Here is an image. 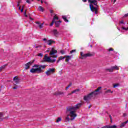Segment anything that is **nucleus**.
Segmentation results:
<instances>
[{"label":"nucleus","instance_id":"30","mask_svg":"<svg viewBox=\"0 0 128 128\" xmlns=\"http://www.w3.org/2000/svg\"><path fill=\"white\" fill-rule=\"evenodd\" d=\"M42 2H44L46 4H48V2H46V0H41V4H42Z\"/></svg>","mask_w":128,"mask_h":128},{"label":"nucleus","instance_id":"21","mask_svg":"<svg viewBox=\"0 0 128 128\" xmlns=\"http://www.w3.org/2000/svg\"><path fill=\"white\" fill-rule=\"evenodd\" d=\"M26 2H27V4H32V2H33L34 0H25Z\"/></svg>","mask_w":128,"mask_h":128},{"label":"nucleus","instance_id":"28","mask_svg":"<svg viewBox=\"0 0 128 128\" xmlns=\"http://www.w3.org/2000/svg\"><path fill=\"white\" fill-rule=\"evenodd\" d=\"M72 86V84H70L69 85H68L66 88V90H68V88H70V86Z\"/></svg>","mask_w":128,"mask_h":128},{"label":"nucleus","instance_id":"35","mask_svg":"<svg viewBox=\"0 0 128 128\" xmlns=\"http://www.w3.org/2000/svg\"><path fill=\"white\" fill-rule=\"evenodd\" d=\"M24 16H26V18L28 17V15H26V10L24 13Z\"/></svg>","mask_w":128,"mask_h":128},{"label":"nucleus","instance_id":"9","mask_svg":"<svg viewBox=\"0 0 128 128\" xmlns=\"http://www.w3.org/2000/svg\"><path fill=\"white\" fill-rule=\"evenodd\" d=\"M55 70H56L54 68H49L48 70L46 72V76H50V74H54Z\"/></svg>","mask_w":128,"mask_h":128},{"label":"nucleus","instance_id":"20","mask_svg":"<svg viewBox=\"0 0 128 128\" xmlns=\"http://www.w3.org/2000/svg\"><path fill=\"white\" fill-rule=\"evenodd\" d=\"M80 92V89H76L73 91H72V94H76Z\"/></svg>","mask_w":128,"mask_h":128},{"label":"nucleus","instance_id":"25","mask_svg":"<svg viewBox=\"0 0 128 128\" xmlns=\"http://www.w3.org/2000/svg\"><path fill=\"white\" fill-rule=\"evenodd\" d=\"M120 86V84H114V85H113V88H116V87H118V86Z\"/></svg>","mask_w":128,"mask_h":128},{"label":"nucleus","instance_id":"7","mask_svg":"<svg viewBox=\"0 0 128 128\" xmlns=\"http://www.w3.org/2000/svg\"><path fill=\"white\" fill-rule=\"evenodd\" d=\"M43 40L45 44H48V46H52V44H54L55 42L54 40H48L46 38H44Z\"/></svg>","mask_w":128,"mask_h":128},{"label":"nucleus","instance_id":"52","mask_svg":"<svg viewBox=\"0 0 128 128\" xmlns=\"http://www.w3.org/2000/svg\"><path fill=\"white\" fill-rule=\"evenodd\" d=\"M18 8H19V10H20V7H19Z\"/></svg>","mask_w":128,"mask_h":128},{"label":"nucleus","instance_id":"26","mask_svg":"<svg viewBox=\"0 0 128 128\" xmlns=\"http://www.w3.org/2000/svg\"><path fill=\"white\" fill-rule=\"evenodd\" d=\"M109 128H116V125H112V126H108Z\"/></svg>","mask_w":128,"mask_h":128},{"label":"nucleus","instance_id":"11","mask_svg":"<svg viewBox=\"0 0 128 128\" xmlns=\"http://www.w3.org/2000/svg\"><path fill=\"white\" fill-rule=\"evenodd\" d=\"M56 20H58V18L55 15L53 18L52 23L50 24V26H54V23L55 22Z\"/></svg>","mask_w":128,"mask_h":128},{"label":"nucleus","instance_id":"8","mask_svg":"<svg viewBox=\"0 0 128 128\" xmlns=\"http://www.w3.org/2000/svg\"><path fill=\"white\" fill-rule=\"evenodd\" d=\"M34 60H32V61H30V62H28V63H26V64H25V70H28V68H30V66H32V64H34Z\"/></svg>","mask_w":128,"mask_h":128},{"label":"nucleus","instance_id":"12","mask_svg":"<svg viewBox=\"0 0 128 128\" xmlns=\"http://www.w3.org/2000/svg\"><path fill=\"white\" fill-rule=\"evenodd\" d=\"M65 60L66 62H68L70 60H72V56H64Z\"/></svg>","mask_w":128,"mask_h":128},{"label":"nucleus","instance_id":"38","mask_svg":"<svg viewBox=\"0 0 128 128\" xmlns=\"http://www.w3.org/2000/svg\"><path fill=\"white\" fill-rule=\"evenodd\" d=\"M108 52H112V50H114V49H112V48H110L108 49Z\"/></svg>","mask_w":128,"mask_h":128},{"label":"nucleus","instance_id":"23","mask_svg":"<svg viewBox=\"0 0 128 128\" xmlns=\"http://www.w3.org/2000/svg\"><path fill=\"white\" fill-rule=\"evenodd\" d=\"M62 120V118L59 117L58 118V119L56 120V122H61Z\"/></svg>","mask_w":128,"mask_h":128},{"label":"nucleus","instance_id":"17","mask_svg":"<svg viewBox=\"0 0 128 128\" xmlns=\"http://www.w3.org/2000/svg\"><path fill=\"white\" fill-rule=\"evenodd\" d=\"M38 10L42 12H44V8L42 6H40L38 8Z\"/></svg>","mask_w":128,"mask_h":128},{"label":"nucleus","instance_id":"56","mask_svg":"<svg viewBox=\"0 0 128 128\" xmlns=\"http://www.w3.org/2000/svg\"><path fill=\"white\" fill-rule=\"evenodd\" d=\"M38 0V1H39L40 0Z\"/></svg>","mask_w":128,"mask_h":128},{"label":"nucleus","instance_id":"40","mask_svg":"<svg viewBox=\"0 0 128 128\" xmlns=\"http://www.w3.org/2000/svg\"><path fill=\"white\" fill-rule=\"evenodd\" d=\"M72 94H74V93H72V92L71 93L68 94L67 96H72Z\"/></svg>","mask_w":128,"mask_h":128},{"label":"nucleus","instance_id":"39","mask_svg":"<svg viewBox=\"0 0 128 128\" xmlns=\"http://www.w3.org/2000/svg\"><path fill=\"white\" fill-rule=\"evenodd\" d=\"M120 24H125L124 22V20H122L120 22Z\"/></svg>","mask_w":128,"mask_h":128},{"label":"nucleus","instance_id":"34","mask_svg":"<svg viewBox=\"0 0 128 128\" xmlns=\"http://www.w3.org/2000/svg\"><path fill=\"white\" fill-rule=\"evenodd\" d=\"M64 92H58V94L59 96H62V94H64Z\"/></svg>","mask_w":128,"mask_h":128},{"label":"nucleus","instance_id":"29","mask_svg":"<svg viewBox=\"0 0 128 128\" xmlns=\"http://www.w3.org/2000/svg\"><path fill=\"white\" fill-rule=\"evenodd\" d=\"M6 66H2L1 67H0V72L1 70H4V68Z\"/></svg>","mask_w":128,"mask_h":128},{"label":"nucleus","instance_id":"14","mask_svg":"<svg viewBox=\"0 0 128 128\" xmlns=\"http://www.w3.org/2000/svg\"><path fill=\"white\" fill-rule=\"evenodd\" d=\"M62 23V21H56L55 20V26L56 28H58V26H60V24Z\"/></svg>","mask_w":128,"mask_h":128},{"label":"nucleus","instance_id":"44","mask_svg":"<svg viewBox=\"0 0 128 128\" xmlns=\"http://www.w3.org/2000/svg\"><path fill=\"white\" fill-rule=\"evenodd\" d=\"M102 128H109L108 126H105L103 127Z\"/></svg>","mask_w":128,"mask_h":128},{"label":"nucleus","instance_id":"43","mask_svg":"<svg viewBox=\"0 0 128 128\" xmlns=\"http://www.w3.org/2000/svg\"><path fill=\"white\" fill-rule=\"evenodd\" d=\"M14 90H16V88H18V87L16 86H14L13 88Z\"/></svg>","mask_w":128,"mask_h":128},{"label":"nucleus","instance_id":"53","mask_svg":"<svg viewBox=\"0 0 128 128\" xmlns=\"http://www.w3.org/2000/svg\"><path fill=\"white\" fill-rule=\"evenodd\" d=\"M30 18L31 19V20H32V18Z\"/></svg>","mask_w":128,"mask_h":128},{"label":"nucleus","instance_id":"46","mask_svg":"<svg viewBox=\"0 0 128 128\" xmlns=\"http://www.w3.org/2000/svg\"><path fill=\"white\" fill-rule=\"evenodd\" d=\"M82 2H86V0H82Z\"/></svg>","mask_w":128,"mask_h":128},{"label":"nucleus","instance_id":"1","mask_svg":"<svg viewBox=\"0 0 128 128\" xmlns=\"http://www.w3.org/2000/svg\"><path fill=\"white\" fill-rule=\"evenodd\" d=\"M82 103H79L75 106H69L66 108V114L67 116L66 117L65 120L66 122H70V120H74L77 115L76 114V110H78L82 106Z\"/></svg>","mask_w":128,"mask_h":128},{"label":"nucleus","instance_id":"48","mask_svg":"<svg viewBox=\"0 0 128 128\" xmlns=\"http://www.w3.org/2000/svg\"><path fill=\"white\" fill-rule=\"evenodd\" d=\"M114 0V4L115 2H116V0Z\"/></svg>","mask_w":128,"mask_h":128},{"label":"nucleus","instance_id":"10","mask_svg":"<svg viewBox=\"0 0 128 128\" xmlns=\"http://www.w3.org/2000/svg\"><path fill=\"white\" fill-rule=\"evenodd\" d=\"M13 82L14 84H18L20 82V79H18V76H14L13 78Z\"/></svg>","mask_w":128,"mask_h":128},{"label":"nucleus","instance_id":"16","mask_svg":"<svg viewBox=\"0 0 128 128\" xmlns=\"http://www.w3.org/2000/svg\"><path fill=\"white\" fill-rule=\"evenodd\" d=\"M113 70H120V68L118 66L116 65H115L114 66H112Z\"/></svg>","mask_w":128,"mask_h":128},{"label":"nucleus","instance_id":"33","mask_svg":"<svg viewBox=\"0 0 128 128\" xmlns=\"http://www.w3.org/2000/svg\"><path fill=\"white\" fill-rule=\"evenodd\" d=\"M74 52H76V50H73L70 52L71 54H74Z\"/></svg>","mask_w":128,"mask_h":128},{"label":"nucleus","instance_id":"5","mask_svg":"<svg viewBox=\"0 0 128 128\" xmlns=\"http://www.w3.org/2000/svg\"><path fill=\"white\" fill-rule=\"evenodd\" d=\"M100 90H102V87H98L94 92H92L91 94H88V96H84V100L88 102L90 100L92 96H96V94H100Z\"/></svg>","mask_w":128,"mask_h":128},{"label":"nucleus","instance_id":"42","mask_svg":"<svg viewBox=\"0 0 128 128\" xmlns=\"http://www.w3.org/2000/svg\"><path fill=\"white\" fill-rule=\"evenodd\" d=\"M36 24H38V26L40 24V22H36Z\"/></svg>","mask_w":128,"mask_h":128},{"label":"nucleus","instance_id":"27","mask_svg":"<svg viewBox=\"0 0 128 128\" xmlns=\"http://www.w3.org/2000/svg\"><path fill=\"white\" fill-rule=\"evenodd\" d=\"M38 26L40 28H42L43 26H44V23H42V24H40L38 25Z\"/></svg>","mask_w":128,"mask_h":128},{"label":"nucleus","instance_id":"22","mask_svg":"<svg viewBox=\"0 0 128 128\" xmlns=\"http://www.w3.org/2000/svg\"><path fill=\"white\" fill-rule=\"evenodd\" d=\"M106 94H108V92H110V94H112L113 92L112 91L110 90H108L105 92Z\"/></svg>","mask_w":128,"mask_h":128},{"label":"nucleus","instance_id":"15","mask_svg":"<svg viewBox=\"0 0 128 128\" xmlns=\"http://www.w3.org/2000/svg\"><path fill=\"white\" fill-rule=\"evenodd\" d=\"M64 58H65L64 56H61L59 57L58 58V60H57V63L58 64V62H60V60H64Z\"/></svg>","mask_w":128,"mask_h":128},{"label":"nucleus","instance_id":"50","mask_svg":"<svg viewBox=\"0 0 128 128\" xmlns=\"http://www.w3.org/2000/svg\"><path fill=\"white\" fill-rule=\"evenodd\" d=\"M88 108H90V106H88Z\"/></svg>","mask_w":128,"mask_h":128},{"label":"nucleus","instance_id":"2","mask_svg":"<svg viewBox=\"0 0 128 128\" xmlns=\"http://www.w3.org/2000/svg\"><path fill=\"white\" fill-rule=\"evenodd\" d=\"M58 52V51L54 49H52L50 52V56H48V54H46L44 56V60L47 62H56V59H52V58H58V55H56V54Z\"/></svg>","mask_w":128,"mask_h":128},{"label":"nucleus","instance_id":"31","mask_svg":"<svg viewBox=\"0 0 128 128\" xmlns=\"http://www.w3.org/2000/svg\"><path fill=\"white\" fill-rule=\"evenodd\" d=\"M0 120H2V114L0 113Z\"/></svg>","mask_w":128,"mask_h":128},{"label":"nucleus","instance_id":"51","mask_svg":"<svg viewBox=\"0 0 128 128\" xmlns=\"http://www.w3.org/2000/svg\"><path fill=\"white\" fill-rule=\"evenodd\" d=\"M20 6V2L18 4V6Z\"/></svg>","mask_w":128,"mask_h":128},{"label":"nucleus","instance_id":"55","mask_svg":"<svg viewBox=\"0 0 128 128\" xmlns=\"http://www.w3.org/2000/svg\"><path fill=\"white\" fill-rule=\"evenodd\" d=\"M118 30H120V29L118 28Z\"/></svg>","mask_w":128,"mask_h":128},{"label":"nucleus","instance_id":"4","mask_svg":"<svg viewBox=\"0 0 128 128\" xmlns=\"http://www.w3.org/2000/svg\"><path fill=\"white\" fill-rule=\"evenodd\" d=\"M90 2V6L92 12H94L95 14H97L98 12V1L96 0H88Z\"/></svg>","mask_w":128,"mask_h":128},{"label":"nucleus","instance_id":"3","mask_svg":"<svg viewBox=\"0 0 128 128\" xmlns=\"http://www.w3.org/2000/svg\"><path fill=\"white\" fill-rule=\"evenodd\" d=\"M32 68H32L30 70V72L32 74H36L37 72L38 74H40L44 72V69L46 68V65H38V64H34L32 66Z\"/></svg>","mask_w":128,"mask_h":128},{"label":"nucleus","instance_id":"54","mask_svg":"<svg viewBox=\"0 0 128 128\" xmlns=\"http://www.w3.org/2000/svg\"><path fill=\"white\" fill-rule=\"evenodd\" d=\"M124 116H126V114H124Z\"/></svg>","mask_w":128,"mask_h":128},{"label":"nucleus","instance_id":"49","mask_svg":"<svg viewBox=\"0 0 128 128\" xmlns=\"http://www.w3.org/2000/svg\"><path fill=\"white\" fill-rule=\"evenodd\" d=\"M90 48H92V45H90Z\"/></svg>","mask_w":128,"mask_h":128},{"label":"nucleus","instance_id":"32","mask_svg":"<svg viewBox=\"0 0 128 128\" xmlns=\"http://www.w3.org/2000/svg\"><path fill=\"white\" fill-rule=\"evenodd\" d=\"M34 48H42V46L37 45V46H34Z\"/></svg>","mask_w":128,"mask_h":128},{"label":"nucleus","instance_id":"13","mask_svg":"<svg viewBox=\"0 0 128 128\" xmlns=\"http://www.w3.org/2000/svg\"><path fill=\"white\" fill-rule=\"evenodd\" d=\"M52 32L55 36H58V30L56 29H54L52 31Z\"/></svg>","mask_w":128,"mask_h":128},{"label":"nucleus","instance_id":"37","mask_svg":"<svg viewBox=\"0 0 128 128\" xmlns=\"http://www.w3.org/2000/svg\"><path fill=\"white\" fill-rule=\"evenodd\" d=\"M42 54L40 53L39 54H38V56H41V58L42 56Z\"/></svg>","mask_w":128,"mask_h":128},{"label":"nucleus","instance_id":"36","mask_svg":"<svg viewBox=\"0 0 128 128\" xmlns=\"http://www.w3.org/2000/svg\"><path fill=\"white\" fill-rule=\"evenodd\" d=\"M128 13L126 14H125L123 18H126V17H128Z\"/></svg>","mask_w":128,"mask_h":128},{"label":"nucleus","instance_id":"47","mask_svg":"<svg viewBox=\"0 0 128 128\" xmlns=\"http://www.w3.org/2000/svg\"><path fill=\"white\" fill-rule=\"evenodd\" d=\"M109 116H110V120H112V116L110 115Z\"/></svg>","mask_w":128,"mask_h":128},{"label":"nucleus","instance_id":"18","mask_svg":"<svg viewBox=\"0 0 128 128\" xmlns=\"http://www.w3.org/2000/svg\"><path fill=\"white\" fill-rule=\"evenodd\" d=\"M62 18L63 20H64V22H68V19H66V16H62Z\"/></svg>","mask_w":128,"mask_h":128},{"label":"nucleus","instance_id":"19","mask_svg":"<svg viewBox=\"0 0 128 128\" xmlns=\"http://www.w3.org/2000/svg\"><path fill=\"white\" fill-rule=\"evenodd\" d=\"M106 72H114V70L112 67H111L110 68L106 69Z\"/></svg>","mask_w":128,"mask_h":128},{"label":"nucleus","instance_id":"6","mask_svg":"<svg viewBox=\"0 0 128 128\" xmlns=\"http://www.w3.org/2000/svg\"><path fill=\"white\" fill-rule=\"evenodd\" d=\"M80 54L81 56L80 57V58L81 60H84V58H88L90 56H94V53L88 52L86 54H84V52H80Z\"/></svg>","mask_w":128,"mask_h":128},{"label":"nucleus","instance_id":"45","mask_svg":"<svg viewBox=\"0 0 128 128\" xmlns=\"http://www.w3.org/2000/svg\"><path fill=\"white\" fill-rule=\"evenodd\" d=\"M50 14H52V12H54V11L52 10H50Z\"/></svg>","mask_w":128,"mask_h":128},{"label":"nucleus","instance_id":"24","mask_svg":"<svg viewBox=\"0 0 128 128\" xmlns=\"http://www.w3.org/2000/svg\"><path fill=\"white\" fill-rule=\"evenodd\" d=\"M60 52L62 54H66V51L62 50L60 51Z\"/></svg>","mask_w":128,"mask_h":128},{"label":"nucleus","instance_id":"41","mask_svg":"<svg viewBox=\"0 0 128 128\" xmlns=\"http://www.w3.org/2000/svg\"><path fill=\"white\" fill-rule=\"evenodd\" d=\"M24 12V6H22V8L21 9V12Z\"/></svg>","mask_w":128,"mask_h":128}]
</instances>
